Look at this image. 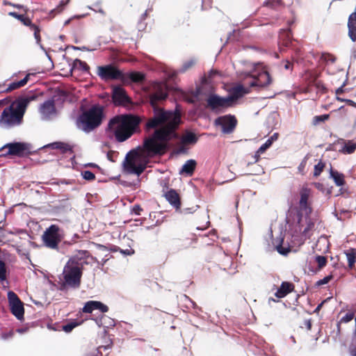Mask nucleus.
Returning a JSON list of instances; mask_svg holds the SVG:
<instances>
[{
  "label": "nucleus",
  "mask_w": 356,
  "mask_h": 356,
  "mask_svg": "<svg viewBox=\"0 0 356 356\" xmlns=\"http://www.w3.org/2000/svg\"><path fill=\"white\" fill-rule=\"evenodd\" d=\"M172 127L158 128L154 134L145 138L140 150L133 149L126 156L124 169L129 174L140 175L147 167L148 157L162 156L170 148V141L179 138L174 134Z\"/></svg>",
  "instance_id": "nucleus-1"
},
{
  "label": "nucleus",
  "mask_w": 356,
  "mask_h": 356,
  "mask_svg": "<svg viewBox=\"0 0 356 356\" xmlns=\"http://www.w3.org/2000/svg\"><path fill=\"white\" fill-rule=\"evenodd\" d=\"M155 91L149 95L150 104L154 109L153 118L148 120L145 129L149 130L172 127L174 134H178L177 129L180 123V115L172 111H165L157 107L159 102L164 100L168 97V88L165 84H158L154 87Z\"/></svg>",
  "instance_id": "nucleus-2"
},
{
  "label": "nucleus",
  "mask_w": 356,
  "mask_h": 356,
  "mask_svg": "<svg viewBox=\"0 0 356 356\" xmlns=\"http://www.w3.org/2000/svg\"><path fill=\"white\" fill-rule=\"evenodd\" d=\"M155 91L149 95L150 104L154 109L153 118L148 120L145 129L149 130L172 127L174 134H178L177 129L180 123V115L172 111H165L157 107L159 102L164 100L168 97V88L165 84H158L154 87Z\"/></svg>",
  "instance_id": "nucleus-3"
},
{
  "label": "nucleus",
  "mask_w": 356,
  "mask_h": 356,
  "mask_svg": "<svg viewBox=\"0 0 356 356\" xmlns=\"http://www.w3.org/2000/svg\"><path fill=\"white\" fill-rule=\"evenodd\" d=\"M141 122L142 118L137 115H118L109 120L106 131L111 133L118 142L122 143L130 138L134 134L140 132Z\"/></svg>",
  "instance_id": "nucleus-4"
},
{
  "label": "nucleus",
  "mask_w": 356,
  "mask_h": 356,
  "mask_svg": "<svg viewBox=\"0 0 356 356\" xmlns=\"http://www.w3.org/2000/svg\"><path fill=\"white\" fill-rule=\"evenodd\" d=\"M86 262L81 258L74 256L65 264L60 277L58 290L67 291L81 286L83 266Z\"/></svg>",
  "instance_id": "nucleus-5"
},
{
  "label": "nucleus",
  "mask_w": 356,
  "mask_h": 356,
  "mask_svg": "<svg viewBox=\"0 0 356 356\" xmlns=\"http://www.w3.org/2000/svg\"><path fill=\"white\" fill-rule=\"evenodd\" d=\"M105 118V107L99 104H95L88 108L81 109L76 124L79 129L86 133H90L99 127Z\"/></svg>",
  "instance_id": "nucleus-6"
},
{
  "label": "nucleus",
  "mask_w": 356,
  "mask_h": 356,
  "mask_svg": "<svg viewBox=\"0 0 356 356\" xmlns=\"http://www.w3.org/2000/svg\"><path fill=\"white\" fill-rule=\"evenodd\" d=\"M22 120V97H19L6 107L1 115L0 122L9 126L19 124Z\"/></svg>",
  "instance_id": "nucleus-7"
},
{
  "label": "nucleus",
  "mask_w": 356,
  "mask_h": 356,
  "mask_svg": "<svg viewBox=\"0 0 356 356\" xmlns=\"http://www.w3.org/2000/svg\"><path fill=\"white\" fill-rule=\"evenodd\" d=\"M300 200L298 202V207H296V220L299 227H301V222L302 220L303 216L308 217V215H311L312 212V208L309 199L312 195V190L307 187L303 186L299 191ZM291 213L293 212V209H291Z\"/></svg>",
  "instance_id": "nucleus-8"
},
{
  "label": "nucleus",
  "mask_w": 356,
  "mask_h": 356,
  "mask_svg": "<svg viewBox=\"0 0 356 356\" xmlns=\"http://www.w3.org/2000/svg\"><path fill=\"white\" fill-rule=\"evenodd\" d=\"M42 238L46 247L52 250H58V245L63 240V236L58 225H51L46 229Z\"/></svg>",
  "instance_id": "nucleus-9"
},
{
  "label": "nucleus",
  "mask_w": 356,
  "mask_h": 356,
  "mask_svg": "<svg viewBox=\"0 0 356 356\" xmlns=\"http://www.w3.org/2000/svg\"><path fill=\"white\" fill-rule=\"evenodd\" d=\"M97 74L105 82L116 80L124 81L125 80V74L113 64L97 66Z\"/></svg>",
  "instance_id": "nucleus-10"
},
{
  "label": "nucleus",
  "mask_w": 356,
  "mask_h": 356,
  "mask_svg": "<svg viewBox=\"0 0 356 356\" xmlns=\"http://www.w3.org/2000/svg\"><path fill=\"white\" fill-rule=\"evenodd\" d=\"M213 124L215 127L220 128L222 134L229 135L234 132L238 124V120L235 115L227 114L216 118Z\"/></svg>",
  "instance_id": "nucleus-11"
},
{
  "label": "nucleus",
  "mask_w": 356,
  "mask_h": 356,
  "mask_svg": "<svg viewBox=\"0 0 356 356\" xmlns=\"http://www.w3.org/2000/svg\"><path fill=\"white\" fill-rule=\"evenodd\" d=\"M247 77L252 79V80L248 83L250 87L266 88L270 86L273 81L270 74L266 70H262L259 72H250L247 75Z\"/></svg>",
  "instance_id": "nucleus-12"
},
{
  "label": "nucleus",
  "mask_w": 356,
  "mask_h": 356,
  "mask_svg": "<svg viewBox=\"0 0 356 356\" xmlns=\"http://www.w3.org/2000/svg\"><path fill=\"white\" fill-rule=\"evenodd\" d=\"M112 100L115 106H127L131 104V98L127 95L125 90L120 86H115L112 90Z\"/></svg>",
  "instance_id": "nucleus-13"
},
{
  "label": "nucleus",
  "mask_w": 356,
  "mask_h": 356,
  "mask_svg": "<svg viewBox=\"0 0 356 356\" xmlns=\"http://www.w3.org/2000/svg\"><path fill=\"white\" fill-rule=\"evenodd\" d=\"M1 156H22V143H9L0 149Z\"/></svg>",
  "instance_id": "nucleus-14"
},
{
  "label": "nucleus",
  "mask_w": 356,
  "mask_h": 356,
  "mask_svg": "<svg viewBox=\"0 0 356 356\" xmlns=\"http://www.w3.org/2000/svg\"><path fill=\"white\" fill-rule=\"evenodd\" d=\"M207 106L214 111L218 108H227L232 107L231 104L226 97H222L217 95H211L207 99Z\"/></svg>",
  "instance_id": "nucleus-15"
},
{
  "label": "nucleus",
  "mask_w": 356,
  "mask_h": 356,
  "mask_svg": "<svg viewBox=\"0 0 356 356\" xmlns=\"http://www.w3.org/2000/svg\"><path fill=\"white\" fill-rule=\"evenodd\" d=\"M9 305L12 314L19 320H22V302L18 296L13 292L9 291L8 293Z\"/></svg>",
  "instance_id": "nucleus-16"
},
{
  "label": "nucleus",
  "mask_w": 356,
  "mask_h": 356,
  "mask_svg": "<svg viewBox=\"0 0 356 356\" xmlns=\"http://www.w3.org/2000/svg\"><path fill=\"white\" fill-rule=\"evenodd\" d=\"M98 309L102 313H106L108 311V307L99 301L90 300L85 303L82 311L83 313H92L94 310Z\"/></svg>",
  "instance_id": "nucleus-17"
},
{
  "label": "nucleus",
  "mask_w": 356,
  "mask_h": 356,
  "mask_svg": "<svg viewBox=\"0 0 356 356\" xmlns=\"http://www.w3.org/2000/svg\"><path fill=\"white\" fill-rule=\"evenodd\" d=\"M26 12L24 13V26H25L30 32H33L34 38L37 44H40L41 41L40 36V28L39 26L35 23H33L31 19L26 16Z\"/></svg>",
  "instance_id": "nucleus-18"
},
{
  "label": "nucleus",
  "mask_w": 356,
  "mask_h": 356,
  "mask_svg": "<svg viewBox=\"0 0 356 356\" xmlns=\"http://www.w3.org/2000/svg\"><path fill=\"white\" fill-rule=\"evenodd\" d=\"M167 201L172 205L176 211H179L181 208V198L179 193L175 189H170L164 195Z\"/></svg>",
  "instance_id": "nucleus-19"
},
{
  "label": "nucleus",
  "mask_w": 356,
  "mask_h": 356,
  "mask_svg": "<svg viewBox=\"0 0 356 356\" xmlns=\"http://www.w3.org/2000/svg\"><path fill=\"white\" fill-rule=\"evenodd\" d=\"M247 92L248 91L241 85H238L235 87H233L229 90V95L227 96V99H229L232 106H233L234 102H236L240 97H243Z\"/></svg>",
  "instance_id": "nucleus-20"
},
{
  "label": "nucleus",
  "mask_w": 356,
  "mask_h": 356,
  "mask_svg": "<svg viewBox=\"0 0 356 356\" xmlns=\"http://www.w3.org/2000/svg\"><path fill=\"white\" fill-rule=\"evenodd\" d=\"M295 289V285L292 282H282L280 286L275 293L277 298H282L286 296Z\"/></svg>",
  "instance_id": "nucleus-21"
},
{
  "label": "nucleus",
  "mask_w": 356,
  "mask_h": 356,
  "mask_svg": "<svg viewBox=\"0 0 356 356\" xmlns=\"http://www.w3.org/2000/svg\"><path fill=\"white\" fill-rule=\"evenodd\" d=\"M42 92L34 88L32 90H26L24 92V113H25L26 106L31 101L35 100Z\"/></svg>",
  "instance_id": "nucleus-22"
},
{
  "label": "nucleus",
  "mask_w": 356,
  "mask_h": 356,
  "mask_svg": "<svg viewBox=\"0 0 356 356\" xmlns=\"http://www.w3.org/2000/svg\"><path fill=\"white\" fill-rule=\"evenodd\" d=\"M56 111L54 102L53 100H47L44 102L40 106V112L45 117H49Z\"/></svg>",
  "instance_id": "nucleus-23"
},
{
  "label": "nucleus",
  "mask_w": 356,
  "mask_h": 356,
  "mask_svg": "<svg viewBox=\"0 0 356 356\" xmlns=\"http://www.w3.org/2000/svg\"><path fill=\"white\" fill-rule=\"evenodd\" d=\"M197 163L193 159L188 160L182 166L179 173L191 176L196 168Z\"/></svg>",
  "instance_id": "nucleus-24"
},
{
  "label": "nucleus",
  "mask_w": 356,
  "mask_h": 356,
  "mask_svg": "<svg viewBox=\"0 0 356 356\" xmlns=\"http://www.w3.org/2000/svg\"><path fill=\"white\" fill-rule=\"evenodd\" d=\"M291 33L290 30H282L279 35V44L288 47L291 43Z\"/></svg>",
  "instance_id": "nucleus-25"
},
{
  "label": "nucleus",
  "mask_w": 356,
  "mask_h": 356,
  "mask_svg": "<svg viewBox=\"0 0 356 356\" xmlns=\"http://www.w3.org/2000/svg\"><path fill=\"white\" fill-rule=\"evenodd\" d=\"M320 61L325 66H330L336 63L337 57L332 54L325 52L321 54Z\"/></svg>",
  "instance_id": "nucleus-26"
},
{
  "label": "nucleus",
  "mask_w": 356,
  "mask_h": 356,
  "mask_svg": "<svg viewBox=\"0 0 356 356\" xmlns=\"http://www.w3.org/2000/svg\"><path fill=\"white\" fill-rule=\"evenodd\" d=\"M303 217L305 218L307 227L304 229L302 233L304 235L308 236V237L309 238L310 237L309 232L314 229L316 219L311 218L310 215H308V217H307L306 216H303Z\"/></svg>",
  "instance_id": "nucleus-27"
},
{
  "label": "nucleus",
  "mask_w": 356,
  "mask_h": 356,
  "mask_svg": "<svg viewBox=\"0 0 356 356\" xmlns=\"http://www.w3.org/2000/svg\"><path fill=\"white\" fill-rule=\"evenodd\" d=\"M330 177L334 179V181L337 186H343L346 184L344 175L337 170L331 169Z\"/></svg>",
  "instance_id": "nucleus-28"
},
{
  "label": "nucleus",
  "mask_w": 356,
  "mask_h": 356,
  "mask_svg": "<svg viewBox=\"0 0 356 356\" xmlns=\"http://www.w3.org/2000/svg\"><path fill=\"white\" fill-rule=\"evenodd\" d=\"M51 145L54 149H60L62 153H73V147L68 143L63 142H56L52 143Z\"/></svg>",
  "instance_id": "nucleus-29"
},
{
  "label": "nucleus",
  "mask_w": 356,
  "mask_h": 356,
  "mask_svg": "<svg viewBox=\"0 0 356 356\" xmlns=\"http://www.w3.org/2000/svg\"><path fill=\"white\" fill-rule=\"evenodd\" d=\"M348 260V266L349 269H353L356 263V250L351 248L345 252Z\"/></svg>",
  "instance_id": "nucleus-30"
},
{
  "label": "nucleus",
  "mask_w": 356,
  "mask_h": 356,
  "mask_svg": "<svg viewBox=\"0 0 356 356\" xmlns=\"http://www.w3.org/2000/svg\"><path fill=\"white\" fill-rule=\"evenodd\" d=\"M343 146L340 152L346 154H353L356 149V142L353 140L344 141Z\"/></svg>",
  "instance_id": "nucleus-31"
},
{
  "label": "nucleus",
  "mask_w": 356,
  "mask_h": 356,
  "mask_svg": "<svg viewBox=\"0 0 356 356\" xmlns=\"http://www.w3.org/2000/svg\"><path fill=\"white\" fill-rule=\"evenodd\" d=\"M197 141L196 135L193 132H187L181 138L182 145L195 144Z\"/></svg>",
  "instance_id": "nucleus-32"
},
{
  "label": "nucleus",
  "mask_w": 356,
  "mask_h": 356,
  "mask_svg": "<svg viewBox=\"0 0 356 356\" xmlns=\"http://www.w3.org/2000/svg\"><path fill=\"white\" fill-rule=\"evenodd\" d=\"M70 0H60L56 8L51 10L49 13V17L53 18L56 15L60 13L64 10L65 6L69 3Z\"/></svg>",
  "instance_id": "nucleus-33"
},
{
  "label": "nucleus",
  "mask_w": 356,
  "mask_h": 356,
  "mask_svg": "<svg viewBox=\"0 0 356 356\" xmlns=\"http://www.w3.org/2000/svg\"><path fill=\"white\" fill-rule=\"evenodd\" d=\"M130 80L134 83H142L145 79V76L143 73L140 72H132L128 75Z\"/></svg>",
  "instance_id": "nucleus-34"
},
{
  "label": "nucleus",
  "mask_w": 356,
  "mask_h": 356,
  "mask_svg": "<svg viewBox=\"0 0 356 356\" xmlns=\"http://www.w3.org/2000/svg\"><path fill=\"white\" fill-rule=\"evenodd\" d=\"M73 68L79 70L88 72L90 70L89 65L84 61H82L78 58L75 59L73 63Z\"/></svg>",
  "instance_id": "nucleus-35"
},
{
  "label": "nucleus",
  "mask_w": 356,
  "mask_h": 356,
  "mask_svg": "<svg viewBox=\"0 0 356 356\" xmlns=\"http://www.w3.org/2000/svg\"><path fill=\"white\" fill-rule=\"evenodd\" d=\"M38 149H35L31 144L24 143V162H26L29 159L27 155L35 154Z\"/></svg>",
  "instance_id": "nucleus-36"
},
{
  "label": "nucleus",
  "mask_w": 356,
  "mask_h": 356,
  "mask_svg": "<svg viewBox=\"0 0 356 356\" xmlns=\"http://www.w3.org/2000/svg\"><path fill=\"white\" fill-rule=\"evenodd\" d=\"M112 346V342L106 346H99L97 348L88 354L87 356H103L102 350H107L110 349Z\"/></svg>",
  "instance_id": "nucleus-37"
},
{
  "label": "nucleus",
  "mask_w": 356,
  "mask_h": 356,
  "mask_svg": "<svg viewBox=\"0 0 356 356\" xmlns=\"http://www.w3.org/2000/svg\"><path fill=\"white\" fill-rule=\"evenodd\" d=\"M218 74V72L216 70H211L209 72L208 74H205L202 78V83L204 84H209L212 82L213 77Z\"/></svg>",
  "instance_id": "nucleus-38"
},
{
  "label": "nucleus",
  "mask_w": 356,
  "mask_h": 356,
  "mask_svg": "<svg viewBox=\"0 0 356 356\" xmlns=\"http://www.w3.org/2000/svg\"><path fill=\"white\" fill-rule=\"evenodd\" d=\"M330 118L329 114H323L321 115H316L312 118V125L317 126L321 123L325 122Z\"/></svg>",
  "instance_id": "nucleus-39"
},
{
  "label": "nucleus",
  "mask_w": 356,
  "mask_h": 356,
  "mask_svg": "<svg viewBox=\"0 0 356 356\" xmlns=\"http://www.w3.org/2000/svg\"><path fill=\"white\" fill-rule=\"evenodd\" d=\"M81 322H76L75 320L68 322L62 325V329L64 332H70L74 328L81 325Z\"/></svg>",
  "instance_id": "nucleus-40"
},
{
  "label": "nucleus",
  "mask_w": 356,
  "mask_h": 356,
  "mask_svg": "<svg viewBox=\"0 0 356 356\" xmlns=\"http://www.w3.org/2000/svg\"><path fill=\"white\" fill-rule=\"evenodd\" d=\"M195 63H196V61L195 59H191V60L185 61L183 63L181 67L179 69V72L184 73L188 70L193 67L195 65Z\"/></svg>",
  "instance_id": "nucleus-41"
},
{
  "label": "nucleus",
  "mask_w": 356,
  "mask_h": 356,
  "mask_svg": "<svg viewBox=\"0 0 356 356\" xmlns=\"http://www.w3.org/2000/svg\"><path fill=\"white\" fill-rule=\"evenodd\" d=\"M27 227L33 229V231H31L30 234H28L31 238H33V235L36 234L40 228V225L36 222H29L27 223Z\"/></svg>",
  "instance_id": "nucleus-42"
},
{
  "label": "nucleus",
  "mask_w": 356,
  "mask_h": 356,
  "mask_svg": "<svg viewBox=\"0 0 356 356\" xmlns=\"http://www.w3.org/2000/svg\"><path fill=\"white\" fill-rule=\"evenodd\" d=\"M315 261L317 263L318 268L319 270L324 268L326 266L327 262V258L325 257L321 256V255L316 256L315 258Z\"/></svg>",
  "instance_id": "nucleus-43"
},
{
  "label": "nucleus",
  "mask_w": 356,
  "mask_h": 356,
  "mask_svg": "<svg viewBox=\"0 0 356 356\" xmlns=\"http://www.w3.org/2000/svg\"><path fill=\"white\" fill-rule=\"evenodd\" d=\"M325 165V163L320 161L316 165H314V177H318L321 173L323 172Z\"/></svg>",
  "instance_id": "nucleus-44"
},
{
  "label": "nucleus",
  "mask_w": 356,
  "mask_h": 356,
  "mask_svg": "<svg viewBox=\"0 0 356 356\" xmlns=\"http://www.w3.org/2000/svg\"><path fill=\"white\" fill-rule=\"evenodd\" d=\"M29 81L37 82L38 81V76L37 75V73H28L24 77V86L26 85Z\"/></svg>",
  "instance_id": "nucleus-45"
},
{
  "label": "nucleus",
  "mask_w": 356,
  "mask_h": 356,
  "mask_svg": "<svg viewBox=\"0 0 356 356\" xmlns=\"http://www.w3.org/2000/svg\"><path fill=\"white\" fill-rule=\"evenodd\" d=\"M22 86V79L19 80L17 82L11 83L8 85V88L6 89V92H10L15 89L19 88Z\"/></svg>",
  "instance_id": "nucleus-46"
},
{
  "label": "nucleus",
  "mask_w": 356,
  "mask_h": 356,
  "mask_svg": "<svg viewBox=\"0 0 356 356\" xmlns=\"http://www.w3.org/2000/svg\"><path fill=\"white\" fill-rule=\"evenodd\" d=\"M81 175L84 179L88 181H93L95 179V175L90 171V170H85L81 172Z\"/></svg>",
  "instance_id": "nucleus-47"
},
{
  "label": "nucleus",
  "mask_w": 356,
  "mask_h": 356,
  "mask_svg": "<svg viewBox=\"0 0 356 356\" xmlns=\"http://www.w3.org/2000/svg\"><path fill=\"white\" fill-rule=\"evenodd\" d=\"M6 278V268L5 263L0 260V281H3Z\"/></svg>",
  "instance_id": "nucleus-48"
},
{
  "label": "nucleus",
  "mask_w": 356,
  "mask_h": 356,
  "mask_svg": "<svg viewBox=\"0 0 356 356\" xmlns=\"http://www.w3.org/2000/svg\"><path fill=\"white\" fill-rule=\"evenodd\" d=\"M348 35L350 38L353 41H356V26L348 25Z\"/></svg>",
  "instance_id": "nucleus-49"
},
{
  "label": "nucleus",
  "mask_w": 356,
  "mask_h": 356,
  "mask_svg": "<svg viewBox=\"0 0 356 356\" xmlns=\"http://www.w3.org/2000/svg\"><path fill=\"white\" fill-rule=\"evenodd\" d=\"M314 82L315 86L316 87V88L318 90L321 91L323 93L327 92V90L325 86L324 85V83L321 81H318V80H316V79H315Z\"/></svg>",
  "instance_id": "nucleus-50"
},
{
  "label": "nucleus",
  "mask_w": 356,
  "mask_h": 356,
  "mask_svg": "<svg viewBox=\"0 0 356 356\" xmlns=\"http://www.w3.org/2000/svg\"><path fill=\"white\" fill-rule=\"evenodd\" d=\"M354 316H355V314L353 312H348V313L346 314V315L341 318L339 323H348L354 318Z\"/></svg>",
  "instance_id": "nucleus-51"
},
{
  "label": "nucleus",
  "mask_w": 356,
  "mask_h": 356,
  "mask_svg": "<svg viewBox=\"0 0 356 356\" xmlns=\"http://www.w3.org/2000/svg\"><path fill=\"white\" fill-rule=\"evenodd\" d=\"M333 276L332 275H327L324 278L319 280L316 282V286H320L323 284H327L331 280H332Z\"/></svg>",
  "instance_id": "nucleus-52"
},
{
  "label": "nucleus",
  "mask_w": 356,
  "mask_h": 356,
  "mask_svg": "<svg viewBox=\"0 0 356 356\" xmlns=\"http://www.w3.org/2000/svg\"><path fill=\"white\" fill-rule=\"evenodd\" d=\"M272 145L270 140H267L258 149L259 153H264Z\"/></svg>",
  "instance_id": "nucleus-53"
},
{
  "label": "nucleus",
  "mask_w": 356,
  "mask_h": 356,
  "mask_svg": "<svg viewBox=\"0 0 356 356\" xmlns=\"http://www.w3.org/2000/svg\"><path fill=\"white\" fill-rule=\"evenodd\" d=\"M143 210V208L139 204H134L131 208V213L140 216Z\"/></svg>",
  "instance_id": "nucleus-54"
},
{
  "label": "nucleus",
  "mask_w": 356,
  "mask_h": 356,
  "mask_svg": "<svg viewBox=\"0 0 356 356\" xmlns=\"http://www.w3.org/2000/svg\"><path fill=\"white\" fill-rule=\"evenodd\" d=\"M301 328H305L307 331L311 330L312 329V320L311 319H305L302 325H300Z\"/></svg>",
  "instance_id": "nucleus-55"
},
{
  "label": "nucleus",
  "mask_w": 356,
  "mask_h": 356,
  "mask_svg": "<svg viewBox=\"0 0 356 356\" xmlns=\"http://www.w3.org/2000/svg\"><path fill=\"white\" fill-rule=\"evenodd\" d=\"M348 25L356 26V11L350 14L348 17Z\"/></svg>",
  "instance_id": "nucleus-56"
},
{
  "label": "nucleus",
  "mask_w": 356,
  "mask_h": 356,
  "mask_svg": "<svg viewBox=\"0 0 356 356\" xmlns=\"http://www.w3.org/2000/svg\"><path fill=\"white\" fill-rule=\"evenodd\" d=\"M277 252L283 255L287 254L290 252L289 248H283L281 245L277 246Z\"/></svg>",
  "instance_id": "nucleus-57"
},
{
  "label": "nucleus",
  "mask_w": 356,
  "mask_h": 356,
  "mask_svg": "<svg viewBox=\"0 0 356 356\" xmlns=\"http://www.w3.org/2000/svg\"><path fill=\"white\" fill-rule=\"evenodd\" d=\"M186 145H182L180 142L178 147L176 149L175 152L177 154H185L187 152V148L185 147Z\"/></svg>",
  "instance_id": "nucleus-58"
},
{
  "label": "nucleus",
  "mask_w": 356,
  "mask_h": 356,
  "mask_svg": "<svg viewBox=\"0 0 356 356\" xmlns=\"http://www.w3.org/2000/svg\"><path fill=\"white\" fill-rule=\"evenodd\" d=\"M262 153H259V149L255 152V154L252 156L253 161L251 162H248V165H250L252 163H255L260 160V155Z\"/></svg>",
  "instance_id": "nucleus-59"
},
{
  "label": "nucleus",
  "mask_w": 356,
  "mask_h": 356,
  "mask_svg": "<svg viewBox=\"0 0 356 356\" xmlns=\"http://www.w3.org/2000/svg\"><path fill=\"white\" fill-rule=\"evenodd\" d=\"M8 15L10 16H12L16 19H17L18 20H19L20 22H22V14H18L16 12H9L8 13Z\"/></svg>",
  "instance_id": "nucleus-60"
},
{
  "label": "nucleus",
  "mask_w": 356,
  "mask_h": 356,
  "mask_svg": "<svg viewBox=\"0 0 356 356\" xmlns=\"http://www.w3.org/2000/svg\"><path fill=\"white\" fill-rule=\"evenodd\" d=\"M346 86V83L344 82L341 87L338 88L336 90H335V94L336 95H341L342 93L344 92V86Z\"/></svg>",
  "instance_id": "nucleus-61"
},
{
  "label": "nucleus",
  "mask_w": 356,
  "mask_h": 356,
  "mask_svg": "<svg viewBox=\"0 0 356 356\" xmlns=\"http://www.w3.org/2000/svg\"><path fill=\"white\" fill-rule=\"evenodd\" d=\"M115 154H116V152H114V151H109V152H108V153H107V158H108V159L110 160L112 162H114L115 161H114L113 156Z\"/></svg>",
  "instance_id": "nucleus-62"
},
{
  "label": "nucleus",
  "mask_w": 356,
  "mask_h": 356,
  "mask_svg": "<svg viewBox=\"0 0 356 356\" xmlns=\"http://www.w3.org/2000/svg\"><path fill=\"white\" fill-rule=\"evenodd\" d=\"M284 67L286 70H292L293 64H292L290 61H289V60H286V61L284 62Z\"/></svg>",
  "instance_id": "nucleus-63"
},
{
  "label": "nucleus",
  "mask_w": 356,
  "mask_h": 356,
  "mask_svg": "<svg viewBox=\"0 0 356 356\" xmlns=\"http://www.w3.org/2000/svg\"><path fill=\"white\" fill-rule=\"evenodd\" d=\"M278 136H279V134L278 133H275L273 135H272L268 140H270L271 143L273 144V143L275 141V140H277V138H278Z\"/></svg>",
  "instance_id": "nucleus-64"
}]
</instances>
